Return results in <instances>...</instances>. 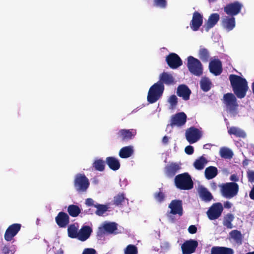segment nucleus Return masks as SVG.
I'll list each match as a JSON object with an SVG mask.
<instances>
[{"label": "nucleus", "instance_id": "f257e3e1", "mask_svg": "<svg viewBox=\"0 0 254 254\" xmlns=\"http://www.w3.org/2000/svg\"><path fill=\"white\" fill-rule=\"evenodd\" d=\"M232 90L236 96L239 99L244 98L249 89L247 80L238 75L230 74L229 77Z\"/></svg>", "mask_w": 254, "mask_h": 254}, {"label": "nucleus", "instance_id": "f03ea898", "mask_svg": "<svg viewBox=\"0 0 254 254\" xmlns=\"http://www.w3.org/2000/svg\"><path fill=\"white\" fill-rule=\"evenodd\" d=\"M165 89L164 85L161 82H157L150 88L147 97V101L153 104L158 100L162 96Z\"/></svg>", "mask_w": 254, "mask_h": 254}, {"label": "nucleus", "instance_id": "7ed1b4c3", "mask_svg": "<svg viewBox=\"0 0 254 254\" xmlns=\"http://www.w3.org/2000/svg\"><path fill=\"white\" fill-rule=\"evenodd\" d=\"M174 181L176 187L181 190H189L193 187L191 177L188 173L177 175Z\"/></svg>", "mask_w": 254, "mask_h": 254}, {"label": "nucleus", "instance_id": "20e7f679", "mask_svg": "<svg viewBox=\"0 0 254 254\" xmlns=\"http://www.w3.org/2000/svg\"><path fill=\"white\" fill-rule=\"evenodd\" d=\"M187 67L189 71L196 76H200L203 73V66L201 62L192 56L187 58Z\"/></svg>", "mask_w": 254, "mask_h": 254}, {"label": "nucleus", "instance_id": "39448f33", "mask_svg": "<svg viewBox=\"0 0 254 254\" xmlns=\"http://www.w3.org/2000/svg\"><path fill=\"white\" fill-rule=\"evenodd\" d=\"M219 187L222 195L227 198L234 197L239 191V186L235 182L223 184Z\"/></svg>", "mask_w": 254, "mask_h": 254}, {"label": "nucleus", "instance_id": "423d86ee", "mask_svg": "<svg viewBox=\"0 0 254 254\" xmlns=\"http://www.w3.org/2000/svg\"><path fill=\"white\" fill-rule=\"evenodd\" d=\"M74 187L78 192H85L89 187L88 179L84 174L78 173L75 176Z\"/></svg>", "mask_w": 254, "mask_h": 254}, {"label": "nucleus", "instance_id": "0eeeda50", "mask_svg": "<svg viewBox=\"0 0 254 254\" xmlns=\"http://www.w3.org/2000/svg\"><path fill=\"white\" fill-rule=\"evenodd\" d=\"M118 224L115 222H106L103 224V226L99 227L97 232V235L102 237L105 234H118Z\"/></svg>", "mask_w": 254, "mask_h": 254}, {"label": "nucleus", "instance_id": "6e6552de", "mask_svg": "<svg viewBox=\"0 0 254 254\" xmlns=\"http://www.w3.org/2000/svg\"><path fill=\"white\" fill-rule=\"evenodd\" d=\"M136 134L134 129H121L116 133V138L122 142H127L132 139Z\"/></svg>", "mask_w": 254, "mask_h": 254}, {"label": "nucleus", "instance_id": "1a4fd4ad", "mask_svg": "<svg viewBox=\"0 0 254 254\" xmlns=\"http://www.w3.org/2000/svg\"><path fill=\"white\" fill-rule=\"evenodd\" d=\"M243 4L238 1L229 3L224 7L225 12L229 16H234L240 13Z\"/></svg>", "mask_w": 254, "mask_h": 254}, {"label": "nucleus", "instance_id": "9d476101", "mask_svg": "<svg viewBox=\"0 0 254 254\" xmlns=\"http://www.w3.org/2000/svg\"><path fill=\"white\" fill-rule=\"evenodd\" d=\"M224 100L227 108L231 113H236L238 104L235 96L231 93L224 95Z\"/></svg>", "mask_w": 254, "mask_h": 254}, {"label": "nucleus", "instance_id": "9b49d317", "mask_svg": "<svg viewBox=\"0 0 254 254\" xmlns=\"http://www.w3.org/2000/svg\"><path fill=\"white\" fill-rule=\"evenodd\" d=\"M201 136V132L198 128L194 127H190L186 132V139L190 144H192L197 141Z\"/></svg>", "mask_w": 254, "mask_h": 254}, {"label": "nucleus", "instance_id": "f8f14e48", "mask_svg": "<svg viewBox=\"0 0 254 254\" xmlns=\"http://www.w3.org/2000/svg\"><path fill=\"white\" fill-rule=\"evenodd\" d=\"M223 210V206L221 203H214L207 211V216L211 220L217 219L221 216Z\"/></svg>", "mask_w": 254, "mask_h": 254}, {"label": "nucleus", "instance_id": "ddd939ff", "mask_svg": "<svg viewBox=\"0 0 254 254\" xmlns=\"http://www.w3.org/2000/svg\"><path fill=\"white\" fill-rule=\"evenodd\" d=\"M187 118V115L185 113H177L171 117V123L170 125H168L167 127L170 126L172 127L175 126L181 127L186 124Z\"/></svg>", "mask_w": 254, "mask_h": 254}, {"label": "nucleus", "instance_id": "4468645a", "mask_svg": "<svg viewBox=\"0 0 254 254\" xmlns=\"http://www.w3.org/2000/svg\"><path fill=\"white\" fill-rule=\"evenodd\" d=\"M166 61L169 67L172 69L177 68L183 64L181 59L174 53L169 54L166 58Z\"/></svg>", "mask_w": 254, "mask_h": 254}, {"label": "nucleus", "instance_id": "2eb2a0df", "mask_svg": "<svg viewBox=\"0 0 254 254\" xmlns=\"http://www.w3.org/2000/svg\"><path fill=\"white\" fill-rule=\"evenodd\" d=\"M198 246L197 241L190 239L186 241L181 246L183 254H191L195 252Z\"/></svg>", "mask_w": 254, "mask_h": 254}, {"label": "nucleus", "instance_id": "dca6fc26", "mask_svg": "<svg viewBox=\"0 0 254 254\" xmlns=\"http://www.w3.org/2000/svg\"><path fill=\"white\" fill-rule=\"evenodd\" d=\"M169 208L171 209L169 212V214H178L180 216L183 214V203L181 200L174 199L172 200L169 205Z\"/></svg>", "mask_w": 254, "mask_h": 254}, {"label": "nucleus", "instance_id": "f3484780", "mask_svg": "<svg viewBox=\"0 0 254 254\" xmlns=\"http://www.w3.org/2000/svg\"><path fill=\"white\" fill-rule=\"evenodd\" d=\"M21 225L14 223L10 225L6 229L4 234V239L6 241H10L20 230Z\"/></svg>", "mask_w": 254, "mask_h": 254}, {"label": "nucleus", "instance_id": "a211bd4d", "mask_svg": "<svg viewBox=\"0 0 254 254\" xmlns=\"http://www.w3.org/2000/svg\"><path fill=\"white\" fill-rule=\"evenodd\" d=\"M203 23V17L198 12L193 13L192 18L190 23L191 29L194 31H197Z\"/></svg>", "mask_w": 254, "mask_h": 254}, {"label": "nucleus", "instance_id": "6ab92c4d", "mask_svg": "<svg viewBox=\"0 0 254 254\" xmlns=\"http://www.w3.org/2000/svg\"><path fill=\"white\" fill-rule=\"evenodd\" d=\"M209 69L210 72L215 76L220 75L223 70L222 64L219 59H215L209 63Z\"/></svg>", "mask_w": 254, "mask_h": 254}, {"label": "nucleus", "instance_id": "aec40b11", "mask_svg": "<svg viewBox=\"0 0 254 254\" xmlns=\"http://www.w3.org/2000/svg\"><path fill=\"white\" fill-rule=\"evenodd\" d=\"M191 91L185 84H181L178 86L177 94L179 97H182L185 101L189 100Z\"/></svg>", "mask_w": 254, "mask_h": 254}, {"label": "nucleus", "instance_id": "412c9836", "mask_svg": "<svg viewBox=\"0 0 254 254\" xmlns=\"http://www.w3.org/2000/svg\"><path fill=\"white\" fill-rule=\"evenodd\" d=\"M55 220L60 228H64L69 222V217L65 212H60L56 217Z\"/></svg>", "mask_w": 254, "mask_h": 254}, {"label": "nucleus", "instance_id": "4be33fe9", "mask_svg": "<svg viewBox=\"0 0 254 254\" xmlns=\"http://www.w3.org/2000/svg\"><path fill=\"white\" fill-rule=\"evenodd\" d=\"M181 169L180 166L177 163H171L165 167V174L169 178L173 177Z\"/></svg>", "mask_w": 254, "mask_h": 254}, {"label": "nucleus", "instance_id": "5701e85b", "mask_svg": "<svg viewBox=\"0 0 254 254\" xmlns=\"http://www.w3.org/2000/svg\"><path fill=\"white\" fill-rule=\"evenodd\" d=\"M236 25L235 18L232 16H225L222 20V25L227 31L232 30Z\"/></svg>", "mask_w": 254, "mask_h": 254}, {"label": "nucleus", "instance_id": "b1692460", "mask_svg": "<svg viewBox=\"0 0 254 254\" xmlns=\"http://www.w3.org/2000/svg\"><path fill=\"white\" fill-rule=\"evenodd\" d=\"M220 19L219 14L217 13H212L208 17L207 22L204 25L205 30L208 32L211 28L213 27L218 22Z\"/></svg>", "mask_w": 254, "mask_h": 254}, {"label": "nucleus", "instance_id": "393cba45", "mask_svg": "<svg viewBox=\"0 0 254 254\" xmlns=\"http://www.w3.org/2000/svg\"><path fill=\"white\" fill-rule=\"evenodd\" d=\"M159 80L158 82H161L162 84L171 85L175 83V80L173 75L166 72H163L159 75Z\"/></svg>", "mask_w": 254, "mask_h": 254}, {"label": "nucleus", "instance_id": "a878e982", "mask_svg": "<svg viewBox=\"0 0 254 254\" xmlns=\"http://www.w3.org/2000/svg\"><path fill=\"white\" fill-rule=\"evenodd\" d=\"M92 232V230L90 227L84 226L79 231L77 239L81 241H85L89 238Z\"/></svg>", "mask_w": 254, "mask_h": 254}, {"label": "nucleus", "instance_id": "bb28decb", "mask_svg": "<svg viewBox=\"0 0 254 254\" xmlns=\"http://www.w3.org/2000/svg\"><path fill=\"white\" fill-rule=\"evenodd\" d=\"M234 250L230 248L214 246L211 249L210 254H234Z\"/></svg>", "mask_w": 254, "mask_h": 254}, {"label": "nucleus", "instance_id": "cd10ccee", "mask_svg": "<svg viewBox=\"0 0 254 254\" xmlns=\"http://www.w3.org/2000/svg\"><path fill=\"white\" fill-rule=\"evenodd\" d=\"M106 163L109 167L113 171H117L120 168L119 160L114 157H108L106 159Z\"/></svg>", "mask_w": 254, "mask_h": 254}, {"label": "nucleus", "instance_id": "c85d7f7f", "mask_svg": "<svg viewBox=\"0 0 254 254\" xmlns=\"http://www.w3.org/2000/svg\"><path fill=\"white\" fill-rule=\"evenodd\" d=\"M228 133L230 135H234L237 137L245 138L247 134L245 131L236 127H231L228 130Z\"/></svg>", "mask_w": 254, "mask_h": 254}, {"label": "nucleus", "instance_id": "c756f323", "mask_svg": "<svg viewBox=\"0 0 254 254\" xmlns=\"http://www.w3.org/2000/svg\"><path fill=\"white\" fill-rule=\"evenodd\" d=\"M128 199L124 193H119L114 197L113 204L117 206H121L126 202L128 203Z\"/></svg>", "mask_w": 254, "mask_h": 254}, {"label": "nucleus", "instance_id": "7c9ffc66", "mask_svg": "<svg viewBox=\"0 0 254 254\" xmlns=\"http://www.w3.org/2000/svg\"><path fill=\"white\" fill-rule=\"evenodd\" d=\"M133 153V147L127 146L122 147L119 151V156L122 158H127L130 157Z\"/></svg>", "mask_w": 254, "mask_h": 254}, {"label": "nucleus", "instance_id": "2f4dec72", "mask_svg": "<svg viewBox=\"0 0 254 254\" xmlns=\"http://www.w3.org/2000/svg\"><path fill=\"white\" fill-rule=\"evenodd\" d=\"M199 194L200 197L205 201H210L213 198L211 193L203 187L199 188Z\"/></svg>", "mask_w": 254, "mask_h": 254}, {"label": "nucleus", "instance_id": "473e14b6", "mask_svg": "<svg viewBox=\"0 0 254 254\" xmlns=\"http://www.w3.org/2000/svg\"><path fill=\"white\" fill-rule=\"evenodd\" d=\"M205 177L207 180H210L215 177L218 174V170L216 167L209 166L205 170Z\"/></svg>", "mask_w": 254, "mask_h": 254}, {"label": "nucleus", "instance_id": "72a5a7b5", "mask_svg": "<svg viewBox=\"0 0 254 254\" xmlns=\"http://www.w3.org/2000/svg\"><path fill=\"white\" fill-rule=\"evenodd\" d=\"M212 83L210 80L206 77H203L200 81L201 89L204 92H207L211 89Z\"/></svg>", "mask_w": 254, "mask_h": 254}, {"label": "nucleus", "instance_id": "f704fd0d", "mask_svg": "<svg viewBox=\"0 0 254 254\" xmlns=\"http://www.w3.org/2000/svg\"><path fill=\"white\" fill-rule=\"evenodd\" d=\"M67 212L70 216L73 217H76L80 213L81 209L78 206L71 204L67 207Z\"/></svg>", "mask_w": 254, "mask_h": 254}, {"label": "nucleus", "instance_id": "c9c22d12", "mask_svg": "<svg viewBox=\"0 0 254 254\" xmlns=\"http://www.w3.org/2000/svg\"><path fill=\"white\" fill-rule=\"evenodd\" d=\"M230 237L237 244H241L243 240V236L241 232L238 230H232L229 233Z\"/></svg>", "mask_w": 254, "mask_h": 254}, {"label": "nucleus", "instance_id": "e433bc0d", "mask_svg": "<svg viewBox=\"0 0 254 254\" xmlns=\"http://www.w3.org/2000/svg\"><path fill=\"white\" fill-rule=\"evenodd\" d=\"M207 163V159L202 156L194 161L193 163V166L196 169L201 170L204 168L205 165Z\"/></svg>", "mask_w": 254, "mask_h": 254}, {"label": "nucleus", "instance_id": "4c0bfd02", "mask_svg": "<svg viewBox=\"0 0 254 254\" xmlns=\"http://www.w3.org/2000/svg\"><path fill=\"white\" fill-rule=\"evenodd\" d=\"M219 153L220 156L224 159H230L233 156V151L229 148L225 147L220 148Z\"/></svg>", "mask_w": 254, "mask_h": 254}, {"label": "nucleus", "instance_id": "58836bf2", "mask_svg": "<svg viewBox=\"0 0 254 254\" xmlns=\"http://www.w3.org/2000/svg\"><path fill=\"white\" fill-rule=\"evenodd\" d=\"M78 227L75 224L70 225L67 229L68 236L71 238H77L78 236Z\"/></svg>", "mask_w": 254, "mask_h": 254}, {"label": "nucleus", "instance_id": "ea45409f", "mask_svg": "<svg viewBox=\"0 0 254 254\" xmlns=\"http://www.w3.org/2000/svg\"><path fill=\"white\" fill-rule=\"evenodd\" d=\"M105 162L101 159L95 160L92 164V167L95 171L102 172L105 169Z\"/></svg>", "mask_w": 254, "mask_h": 254}, {"label": "nucleus", "instance_id": "a19ab883", "mask_svg": "<svg viewBox=\"0 0 254 254\" xmlns=\"http://www.w3.org/2000/svg\"><path fill=\"white\" fill-rule=\"evenodd\" d=\"M234 219V215L232 213H228L224 218L223 225L227 228L232 229L233 228L232 222Z\"/></svg>", "mask_w": 254, "mask_h": 254}, {"label": "nucleus", "instance_id": "79ce46f5", "mask_svg": "<svg viewBox=\"0 0 254 254\" xmlns=\"http://www.w3.org/2000/svg\"><path fill=\"white\" fill-rule=\"evenodd\" d=\"M199 57L203 62H207L209 58L208 51L205 48H201L199 51Z\"/></svg>", "mask_w": 254, "mask_h": 254}, {"label": "nucleus", "instance_id": "37998d69", "mask_svg": "<svg viewBox=\"0 0 254 254\" xmlns=\"http://www.w3.org/2000/svg\"><path fill=\"white\" fill-rule=\"evenodd\" d=\"M94 207L97 208L95 213L98 216H102L108 209L107 206L103 204H97Z\"/></svg>", "mask_w": 254, "mask_h": 254}, {"label": "nucleus", "instance_id": "c03bdc74", "mask_svg": "<svg viewBox=\"0 0 254 254\" xmlns=\"http://www.w3.org/2000/svg\"><path fill=\"white\" fill-rule=\"evenodd\" d=\"M137 247L133 245H128L125 249V254H137Z\"/></svg>", "mask_w": 254, "mask_h": 254}, {"label": "nucleus", "instance_id": "a18cd8bd", "mask_svg": "<svg viewBox=\"0 0 254 254\" xmlns=\"http://www.w3.org/2000/svg\"><path fill=\"white\" fill-rule=\"evenodd\" d=\"M154 197L157 201L161 203L164 201L165 195L164 192L161 191V189H160L159 191L154 193Z\"/></svg>", "mask_w": 254, "mask_h": 254}, {"label": "nucleus", "instance_id": "49530a36", "mask_svg": "<svg viewBox=\"0 0 254 254\" xmlns=\"http://www.w3.org/2000/svg\"><path fill=\"white\" fill-rule=\"evenodd\" d=\"M167 2L166 0H154L153 4L155 6L161 8L166 7Z\"/></svg>", "mask_w": 254, "mask_h": 254}, {"label": "nucleus", "instance_id": "de8ad7c7", "mask_svg": "<svg viewBox=\"0 0 254 254\" xmlns=\"http://www.w3.org/2000/svg\"><path fill=\"white\" fill-rule=\"evenodd\" d=\"M168 101L171 106V108L172 109L174 108L178 104V98L176 95H172L170 97Z\"/></svg>", "mask_w": 254, "mask_h": 254}, {"label": "nucleus", "instance_id": "09e8293b", "mask_svg": "<svg viewBox=\"0 0 254 254\" xmlns=\"http://www.w3.org/2000/svg\"><path fill=\"white\" fill-rule=\"evenodd\" d=\"M2 252L3 254H13V252L10 249L9 246H4L2 249Z\"/></svg>", "mask_w": 254, "mask_h": 254}, {"label": "nucleus", "instance_id": "8fccbe9b", "mask_svg": "<svg viewBox=\"0 0 254 254\" xmlns=\"http://www.w3.org/2000/svg\"><path fill=\"white\" fill-rule=\"evenodd\" d=\"M247 177L249 182L254 183V171H248L247 172Z\"/></svg>", "mask_w": 254, "mask_h": 254}, {"label": "nucleus", "instance_id": "3c124183", "mask_svg": "<svg viewBox=\"0 0 254 254\" xmlns=\"http://www.w3.org/2000/svg\"><path fill=\"white\" fill-rule=\"evenodd\" d=\"M96 251L93 248H85L84 249L82 254H96Z\"/></svg>", "mask_w": 254, "mask_h": 254}, {"label": "nucleus", "instance_id": "603ef678", "mask_svg": "<svg viewBox=\"0 0 254 254\" xmlns=\"http://www.w3.org/2000/svg\"><path fill=\"white\" fill-rule=\"evenodd\" d=\"M185 151L186 153L188 155H191L193 154L194 152L193 147L191 145H188L185 147Z\"/></svg>", "mask_w": 254, "mask_h": 254}, {"label": "nucleus", "instance_id": "864d4df0", "mask_svg": "<svg viewBox=\"0 0 254 254\" xmlns=\"http://www.w3.org/2000/svg\"><path fill=\"white\" fill-rule=\"evenodd\" d=\"M188 231L190 234H195L197 232V228L195 225H190L188 228Z\"/></svg>", "mask_w": 254, "mask_h": 254}, {"label": "nucleus", "instance_id": "5fc2aeb1", "mask_svg": "<svg viewBox=\"0 0 254 254\" xmlns=\"http://www.w3.org/2000/svg\"><path fill=\"white\" fill-rule=\"evenodd\" d=\"M85 204L88 206H94V205H95V204H94V200L91 198H88L86 199Z\"/></svg>", "mask_w": 254, "mask_h": 254}, {"label": "nucleus", "instance_id": "6e6d98bb", "mask_svg": "<svg viewBox=\"0 0 254 254\" xmlns=\"http://www.w3.org/2000/svg\"><path fill=\"white\" fill-rule=\"evenodd\" d=\"M249 196L252 200H254V186L252 187L249 192Z\"/></svg>", "mask_w": 254, "mask_h": 254}, {"label": "nucleus", "instance_id": "4d7b16f0", "mask_svg": "<svg viewBox=\"0 0 254 254\" xmlns=\"http://www.w3.org/2000/svg\"><path fill=\"white\" fill-rule=\"evenodd\" d=\"M230 180L232 181L237 182L239 181V178L236 175H232L230 177Z\"/></svg>", "mask_w": 254, "mask_h": 254}, {"label": "nucleus", "instance_id": "13d9d810", "mask_svg": "<svg viewBox=\"0 0 254 254\" xmlns=\"http://www.w3.org/2000/svg\"><path fill=\"white\" fill-rule=\"evenodd\" d=\"M224 206L226 208L229 209V208H230L231 207L232 204L229 201H226L225 202H224Z\"/></svg>", "mask_w": 254, "mask_h": 254}, {"label": "nucleus", "instance_id": "bf43d9fd", "mask_svg": "<svg viewBox=\"0 0 254 254\" xmlns=\"http://www.w3.org/2000/svg\"><path fill=\"white\" fill-rule=\"evenodd\" d=\"M168 141H169V138L168 137V136H164L163 138H162V142L165 144H167L168 142Z\"/></svg>", "mask_w": 254, "mask_h": 254}, {"label": "nucleus", "instance_id": "052dcab7", "mask_svg": "<svg viewBox=\"0 0 254 254\" xmlns=\"http://www.w3.org/2000/svg\"><path fill=\"white\" fill-rule=\"evenodd\" d=\"M211 187L212 189L213 190H216V188H217V185H216V183H212L211 184Z\"/></svg>", "mask_w": 254, "mask_h": 254}, {"label": "nucleus", "instance_id": "680f3d73", "mask_svg": "<svg viewBox=\"0 0 254 254\" xmlns=\"http://www.w3.org/2000/svg\"><path fill=\"white\" fill-rule=\"evenodd\" d=\"M252 89L253 93L254 94V82L252 83Z\"/></svg>", "mask_w": 254, "mask_h": 254}, {"label": "nucleus", "instance_id": "e2e57ef3", "mask_svg": "<svg viewBox=\"0 0 254 254\" xmlns=\"http://www.w3.org/2000/svg\"><path fill=\"white\" fill-rule=\"evenodd\" d=\"M217 0H208V1L211 3L216 1Z\"/></svg>", "mask_w": 254, "mask_h": 254}, {"label": "nucleus", "instance_id": "0e129e2a", "mask_svg": "<svg viewBox=\"0 0 254 254\" xmlns=\"http://www.w3.org/2000/svg\"><path fill=\"white\" fill-rule=\"evenodd\" d=\"M243 165H248V162H246V161H244L243 162Z\"/></svg>", "mask_w": 254, "mask_h": 254}, {"label": "nucleus", "instance_id": "69168bd1", "mask_svg": "<svg viewBox=\"0 0 254 254\" xmlns=\"http://www.w3.org/2000/svg\"><path fill=\"white\" fill-rule=\"evenodd\" d=\"M254 254V252H249V253H247V254Z\"/></svg>", "mask_w": 254, "mask_h": 254}]
</instances>
